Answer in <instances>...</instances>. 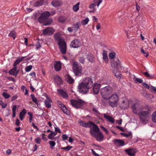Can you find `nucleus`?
<instances>
[{"label": "nucleus", "instance_id": "obj_1", "mask_svg": "<svg viewBox=\"0 0 156 156\" xmlns=\"http://www.w3.org/2000/svg\"><path fill=\"white\" fill-rule=\"evenodd\" d=\"M93 85L94 83L91 77H86L79 84L78 86V90L83 94H86Z\"/></svg>", "mask_w": 156, "mask_h": 156}, {"label": "nucleus", "instance_id": "obj_2", "mask_svg": "<svg viewBox=\"0 0 156 156\" xmlns=\"http://www.w3.org/2000/svg\"><path fill=\"white\" fill-rule=\"evenodd\" d=\"M54 36L55 40L58 42V44L61 52L63 54H65L66 51V44L64 39L61 37L60 34L58 32L56 33Z\"/></svg>", "mask_w": 156, "mask_h": 156}, {"label": "nucleus", "instance_id": "obj_3", "mask_svg": "<svg viewBox=\"0 0 156 156\" xmlns=\"http://www.w3.org/2000/svg\"><path fill=\"white\" fill-rule=\"evenodd\" d=\"M90 133L91 136L95 138L97 141H100L103 140L104 136L96 125H94L93 127L90 128Z\"/></svg>", "mask_w": 156, "mask_h": 156}, {"label": "nucleus", "instance_id": "obj_4", "mask_svg": "<svg viewBox=\"0 0 156 156\" xmlns=\"http://www.w3.org/2000/svg\"><path fill=\"white\" fill-rule=\"evenodd\" d=\"M113 90L112 88L109 86L102 88L100 90V93L102 97L106 99L108 98Z\"/></svg>", "mask_w": 156, "mask_h": 156}, {"label": "nucleus", "instance_id": "obj_5", "mask_svg": "<svg viewBox=\"0 0 156 156\" xmlns=\"http://www.w3.org/2000/svg\"><path fill=\"white\" fill-rule=\"evenodd\" d=\"M73 72L76 76H80L82 74V66L77 62H74L72 65Z\"/></svg>", "mask_w": 156, "mask_h": 156}, {"label": "nucleus", "instance_id": "obj_6", "mask_svg": "<svg viewBox=\"0 0 156 156\" xmlns=\"http://www.w3.org/2000/svg\"><path fill=\"white\" fill-rule=\"evenodd\" d=\"M137 115L139 116L140 121L144 123L148 121L150 113L148 111H144L142 110Z\"/></svg>", "mask_w": 156, "mask_h": 156}, {"label": "nucleus", "instance_id": "obj_7", "mask_svg": "<svg viewBox=\"0 0 156 156\" xmlns=\"http://www.w3.org/2000/svg\"><path fill=\"white\" fill-rule=\"evenodd\" d=\"M107 99L108 100V104L111 107L117 106L119 100V97L117 94H113L111 96H109Z\"/></svg>", "mask_w": 156, "mask_h": 156}, {"label": "nucleus", "instance_id": "obj_8", "mask_svg": "<svg viewBox=\"0 0 156 156\" xmlns=\"http://www.w3.org/2000/svg\"><path fill=\"white\" fill-rule=\"evenodd\" d=\"M71 105L73 107L76 108H81L85 104V102L80 99L75 100L71 99L70 101Z\"/></svg>", "mask_w": 156, "mask_h": 156}, {"label": "nucleus", "instance_id": "obj_9", "mask_svg": "<svg viewBox=\"0 0 156 156\" xmlns=\"http://www.w3.org/2000/svg\"><path fill=\"white\" fill-rule=\"evenodd\" d=\"M49 12L47 11L42 14L38 18V21L41 23L45 22L50 16Z\"/></svg>", "mask_w": 156, "mask_h": 156}, {"label": "nucleus", "instance_id": "obj_10", "mask_svg": "<svg viewBox=\"0 0 156 156\" xmlns=\"http://www.w3.org/2000/svg\"><path fill=\"white\" fill-rule=\"evenodd\" d=\"M131 108L133 112L136 114H137L142 109V107L138 103H133Z\"/></svg>", "mask_w": 156, "mask_h": 156}, {"label": "nucleus", "instance_id": "obj_11", "mask_svg": "<svg viewBox=\"0 0 156 156\" xmlns=\"http://www.w3.org/2000/svg\"><path fill=\"white\" fill-rule=\"evenodd\" d=\"M81 45V43L79 40L78 39H75L71 42L70 44V47L73 48H77L80 47Z\"/></svg>", "mask_w": 156, "mask_h": 156}, {"label": "nucleus", "instance_id": "obj_12", "mask_svg": "<svg viewBox=\"0 0 156 156\" xmlns=\"http://www.w3.org/2000/svg\"><path fill=\"white\" fill-rule=\"evenodd\" d=\"M78 122L80 126L85 127H90L91 128V127L92 126L93 127L94 125H95V124L92 122L89 121L86 123L80 119L79 120Z\"/></svg>", "mask_w": 156, "mask_h": 156}, {"label": "nucleus", "instance_id": "obj_13", "mask_svg": "<svg viewBox=\"0 0 156 156\" xmlns=\"http://www.w3.org/2000/svg\"><path fill=\"white\" fill-rule=\"evenodd\" d=\"M54 31L55 30L52 27H49L43 30V34L46 35H51L54 33Z\"/></svg>", "mask_w": 156, "mask_h": 156}, {"label": "nucleus", "instance_id": "obj_14", "mask_svg": "<svg viewBox=\"0 0 156 156\" xmlns=\"http://www.w3.org/2000/svg\"><path fill=\"white\" fill-rule=\"evenodd\" d=\"M129 103L128 100L126 98L123 99L120 104V107L122 109H125L129 107Z\"/></svg>", "mask_w": 156, "mask_h": 156}, {"label": "nucleus", "instance_id": "obj_15", "mask_svg": "<svg viewBox=\"0 0 156 156\" xmlns=\"http://www.w3.org/2000/svg\"><path fill=\"white\" fill-rule=\"evenodd\" d=\"M48 2L47 0H38L35 2L33 5L34 7L39 6L44 4H47Z\"/></svg>", "mask_w": 156, "mask_h": 156}, {"label": "nucleus", "instance_id": "obj_16", "mask_svg": "<svg viewBox=\"0 0 156 156\" xmlns=\"http://www.w3.org/2000/svg\"><path fill=\"white\" fill-rule=\"evenodd\" d=\"M111 66L112 67L118 69L120 67H121V62L119 59H117L114 62L112 63Z\"/></svg>", "mask_w": 156, "mask_h": 156}, {"label": "nucleus", "instance_id": "obj_17", "mask_svg": "<svg viewBox=\"0 0 156 156\" xmlns=\"http://www.w3.org/2000/svg\"><path fill=\"white\" fill-rule=\"evenodd\" d=\"M55 70L57 71H58L61 69V63L60 61H55L54 64Z\"/></svg>", "mask_w": 156, "mask_h": 156}, {"label": "nucleus", "instance_id": "obj_18", "mask_svg": "<svg viewBox=\"0 0 156 156\" xmlns=\"http://www.w3.org/2000/svg\"><path fill=\"white\" fill-rule=\"evenodd\" d=\"M115 145L117 147H120L124 145V142L122 140L115 139L114 141Z\"/></svg>", "mask_w": 156, "mask_h": 156}, {"label": "nucleus", "instance_id": "obj_19", "mask_svg": "<svg viewBox=\"0 0 156 156\" xmlns=\"http://www.w3.org/2000/svg\"><path fill=\"white\" fill-rule=\"evenodd\" d=\"M93 85V92L95 94H97L99 91L100 88L101 87V85L100 84L97 83H95Z\"/></svg>", "mask_w": 156, "mask_h": 156}, {"label": "nucleus", "instance_id": "obj_20", "mask_svg": "<svg viewBox=\"0 0 156 156\" xmlns=\"http://www.w3.org/2000/svg\"><path fill=\"white\" fill-rule=\"evenodd\" d=\"M51 5L54 7L57 8L61 6L62 4V2L58 0H53L51 2Z\"/></svg>", "mask_w": 156, "mask_h": 156}, {"label": "nucleus", "instance_id": "obj_21", "mask_svg": "<svg viewBox=\"0 0 156 156\" xmlns=\"http://www.w3.org/2000/svg\"><path fill=\"white\" fill-rule=\"evenodd\" d=\"M54 80L55 83L58 85H60L63 83L61 78L58 75H57L55 76Z\"/></svg>", "mask_w": 156, "mask_h": 156}, {"label": "nucleus", "instance_id": "obj_22", "mask_svg": "<svg viewBox=\"0 0 156 156\" xmlns=\"http://www.w3.org/2000/svg\"><path fill=\"white\" fill-rule=\"evenodd\" d=\"M59 106L62 109L64 113L66 114H68L69 113V110L67 109L66 106L62 103H60L59 104Z\"/></svg>", "mask_w": 156, "mask_h": 156}, {"label": "nucleus", "instance_id": "obj_23", "mask_svg": "<svg viewBox=\"0 0 156 156\" xmlns=\"http://www.w3.org/2000/svg\"><path fill=\"white\" fill-rule=\"evenodd\" d=\"M125 151L130 156H133L135 155V152L133 148H130L126 149Z\"/></svg>", "mask_w": 156, "mask_h": 156}, {"label": "nucleus", "instance_id": "obj_24", "mask_svg": "<svg viewBox=\"0 0 156 156\" xmlns=\"http://www.w3.org/2000/svg\"><path fill=\"white\" fill-rule=\"evenodd\" d=\"M104 117L109 122L112 123L114 122V119L113 117L107 115L105 114H104L103 115Z\"/></svg>", "mask_w": 156, "mask_h": 156}, {"label": "nucleus", "instance_id": "obj_25", "mask_svg": "<svg viewBox=\"0 0 156 156\" xmlns=\"http://www.w3.org/2000/svg\"><path fill=\"white\" fill-rule=\"evenodd\" d=\"M104 117L109 122L112 123L114 122V119L113 117L107 115L105 114H104L103 115Z\"/></svg>", "mask_w": 156, "mask_h": 156}, {"label": "nucleus", "instance_id": "obj_26", "mask_svg": "<svg viewBox=\"0 0 156 156\" xmlns=\"http://www.w3.org/2000/svg\"><path fill=\"white\" fill-rule=\"evenodd\" d=\"M65 80L69 83L72 84L74 82V80L69 75L66 76Z\"/></svg>", "mask_w": 156, "mask_h": 156}, {"label": "nucleus", "instance_id": "obj_27", "mask_svg": "<svg viewBox=\"0 0 156 156\" xmlns=\"http://www.w3.org/2000/svg\"><path fill=\"white\" fill-rule=\"evenodd\" d=\"M25 58V57H22L20 58H18L15 61L13 64L14 67H16V66L23 59Z\"/></svg>", "mask_w": 156, "mask_h": 156}, {"label": "nucleus", "instance_id": "obj_28", "mask_svg": "<svg viewBox=\"0 0 156 156\" xmlns=\"http://www.w3.org/2000/svg\"><path fill=\"white\" fill-rule=\"evenodd\" d=\"M57 90L58 91L59 94L61 95L63 98H67L68 97V95L64 91L60 89H58Z\"/></svg>", "mask_w": 156, "mask_h": 156}, {"label": "nucleus", "instance_id": "obj_29", "mask_svg": "<svg viewBox=\"0 0 156 156\" xmlns=\"http://www.w3.org/2000/svg\"><path fill=\"white\" fill-rule=\"evenodd\" d=\"M102 55L103 59L105 62L107 63L108 61V58L106 51L105 50L103 51Z\"/></svg>", "mask_w": 156, "mask_h": 156}, {"label": "nucleus", "instance_id": "obj_30", "mask_svg": "<svg viewBox=\"0 0 156 156\" xmlns=\"http://www.w3.org/2000/svg\"><path fill=\"white\" fill-rule=\"evenodd\" d=\"M57 134V133L54 132L53 131H51V133H50L48 136V137L49 139L53 140L54 139V136H55Z\"/></svg>", "mask_w": 156, "mask_h": 156}, {"label": "nucleus", "instance_id": "obj_31", "mask_svg": "<svg viewBox=\"0 0 156 156\" xmlns=\"http://www.w3.org/2000/svg\"><path fill=\"white\" fill-rule=\"evenodd\" d=\"M142 73L147 78L152 79L154 77V75L148 73V72H143Z\"/></svg>", "mask_w": 156, "mask_h": 156}, {"label": "nucleus", "instance_id": "obj_32", "mask_svg": "<svg viewBox=\"0 0 156 156\" xmlns=\"http://www.w3.org/2000/svg\"><path fill=\"white\" fill-rule=\"evenodd\" d=\"M81 26V23L80 22H77L75 24L73 25V28L76 31Z\"/></svg>", "mask_w": 156, "mask_h": 156}, {"label": "nucleus", "instance_id": "obj_33", "mask_svg": "<svg viewBox=\"0 0 156 156\" xmlns=\"http://www.w3.org/2000/svg\"><path fill=\"white\" fill-rule=\"evenodd\" d=\"M17 67H14L11 69L9 72V73L12 75H15V72L16 71Z\"/></svg>", "mask_w": 156, "mask_h": 156}, {"label": "nucleus", "instance_id": "obj_34", "mask_svg": "<svg viewBox=\"0 0 156 156\" xmlns=\"http://www.w3.org/2000/svg\"><path fill=\"white\" fill-rule=\"evenodd\" d=\"M52 102V100L51 101H46L45 100L44 101V105L47 108H50L51 107V102Z\"/></svg>", "mask_w": 156, "mask_h": 156}, {"label": "nucleus", "instance_id": "obj_35", "mask_svg": "<svg viewBox=\"0 0 156 156\" xmlns=\"http://www.w3.org/2000/svg\"><path fill=\"white\" fill-rule=\"evenodd\" d=\"M113 73L115 74V76L118 79H120L121 78L122 74L119 72L113 71Z\"/></svg>", "mask_w": 156, "mask_h": 156}, {"label": "nucleus", "instance_id": "obj_36", "mask_svg": "<svg viewBox=\"0 0 156 156\" xmlns=\"http://www.w3.org/2000/svg\"><path fill=\"white\" fill-rule=\"evenodd\" d=\"M66 21V18L63 16H59L58 18V21L59 22L61 23H64Z\"/></svg>", "mask_w": 156, "mask_h": 156}, {"label": "nucleus", "instance_id": "obj_37", "mask_svg": "<svg viewBox=\"0 0 156 156\" xmlns=\"http://www.w3.org/2000/svg\"><path fill=\"white\" fill-rule=\"evenodd\" d=\"M124 31L126 34L127 36V38H129V36L128 35L129 33L130 32V28H125L124 29Z\"/></svg>", "mask_w": 156, "mask_h": 156}, {"label": "nucleus", "instance_id": "obj_38", "mask_svg": "<svg viewBox=\"0 0 156 156\" xmlns=\"http://www.w3.org/2000/svg\"><path fill=\"white\" fill-rule=\"evenodd\" d=\"M45 23L44 25V26H47L49 25L52 23L53 20L51 19H48Z\"/></svg>", "mask_w": 156, "mask_h": 156}, {"label": "nucleus", "instance_id": "obj_39", "mask_svg": "<svg viewBox=\"0 0 156 156\" xmlns=\"http://www.w3.org/2000/svg\"><path fill=\"white\" fill-rule=\"evenodd\" d=\"M80 4L79 2H78L74 5L73 7V9L74 11H77L79 9V6Z\"/></svg>", "mask_w": 156, "mask_h": 156}, {"label": "nucleus", "instance_id": "obj_40", "mask_svg": "<svg viewBox=\"0 0 156 156\" xmlns=\"http://www.w3.org/2000/svg\"><path fill=\"white\" fill-rule=\"evenodd\" d=\"M30 96L31 97L32 101L36 104L37 105L38 101L36 98L35 97L34 95L33 94H31Z\"/></svg>", "mask_w": 156, "mask_h": 156}, {"label": "nucleus", "instance_id": "obj_41", "mask_svg": "<svg viewBox=\"0 0 156 156\" xmlns=\"http://www.w3.org/2000/svg\"><path fill=\"white\" fill-rule=\"evenodd\" d=\"M16 105H14L13 106V108H12V117L13 118H14L16 116Z\"/></svg>", "mask_w": 156, "mask_h": 156}, {"label": "nucleus", "instance_id": "obj_42", "mask_svg": "<svg viewBox=\"0 0 156 156\" xmlns=\"http://www.w3.org/2000/svg\"><path fill=\"white\" fill-rule=\"evenodd\" d=\"M152 120L153 122L156 123V111L154 112L152 114Z\"/></svg>", "mask_w": 156, "mask_h": 156}, {"label": "nucleus", "instance_id": "obj_43", "mask_svg": "<svg viewBox=\"0 0 156 156\" xmlns=\"http://www.w3.org/2000/svg\"><path fill=\"white\" fill-rule=\"evenodd\" d=\"M88 59L91 62H93L94 61V58L93 55H89L88 56Z\"/></svg>", "mask_w": 156, "mask_h": 156}, {"label": "nucleus", "instance_id": "obj_44", "mask_svg": "<svg viewBox=\"0 0 156 156\" xmlns=\"http://www.w3.org/2000/svg\"><path fill=\"white\" fill-rule=\"evenodd\" d=\"M145 98L148 99H150L154 98V96L152 94L147 93Z\"/></svg>", "mask_w": 156, "mask_h": 156}, {"label": "nucleus", "instance_id": "obj_45", "mask_svg": "<svg viewBox=\"0 0 156 156\" xmlns=\"http://www.w3.org/2000/svg\"><path fill=\"white\" fill-rule=\"evenodd\" d=\"M73 148V147L71 146H68L67 147H61V149L62 150H66L67 151H69L70 150L71 148Z\"/></svg>", "mask_w": 156, "mask_h": 156}, {"label": "nucleus", "instance_id": "obj_46", "mask_svg": "<svg viewBox=\"0 0 156 156\" xmlns=\"http://www.w3.org/2000/svg\"><path fill=\"white\" fill-rule=\"evenodd\" d=\"M9 36L10 37H12L14 39H15L16 36V33L14 31H12L9 34Z\"/></svg>", "mask_w": 156, "mask_h": 156}, {"label": "nucleus", "instance_id": "obj_47", "mask_svg": "<svg viewBox=\"0 0 156 156\" xmlns=\"http://www.w3.org/2000/svg\"><path fill=\"white\" fill-rule=\"evenodd\" d=\"M115 53L114 52L110 53L109 54V58L110 59H113L115 57Z\"/></svg>", "mask_w": 156, "mask_h": 156}, {"label": "nucleus", "instance_id": "obj_48", "mask_svg": "<svg viewBox=\"0 0 156 156\" xmlns=\"http://www.w3.org/2000/svg\"><path fill=\"white\" fill-rule=\"evenodd\" d=\"M143 80L141 79L136 78L135 79L134 82L136 83H141L143 82Z\"/></svg>", "mask_w": 156, "mask_h": 156}, {"label": "nucleus", "instance_id": "obj_49", "mask_svg": "<svg viewBox=\"0 0 156 156\" xmlns=\"http://www.w3.org/2000/svg\"><path fill=\"white\" fill-rule=\"evenodd\" d=\"M89 21V20L88 18H87L83 20L81 23L83 25H86L88 23Z\"/></svg>", "mask_w": 156, "mask_h": 156}, {"label": "nucleus", "instance_id": "obj_50", "mask_svg": "<svg viewBox=\"0 0 156 156\" xmlns=\"http://www.w3.org/2000/svg\"><path fill=\"white\" fill-rule=\"evenodd\" d=\"M94 2L97 4V5L98 7L101 3L102 2V0H93Z\"/></svg>", "mask_w": 156, "mask_h": 156}, {"label": "nucleus", "instance_id": "obj_51", "mask_svg": "<svg viewBox=\"0 0 156 156\" xmlns=\"http://www.w3.org/2000/svg\"><path fill=\"white\" fill-rule=\"evenodd\" d=\"M32 66H27L25 69V70L26 72H28L30 71L32 69Z\"/></svg>", "mask_w": 156, "mask_h": 156}, {"label": "nucleus", "instance_id": "obj_52", "mask_svg": "<svg viewBox=\"0 0 156 156\" xmlns=\"http://www.w3.org/2000/svg\"><path fill=\"white\" fill-rule=\"evenodd\" d=\"M2 95L4 98L6 99L10 97V95L9 94L5 93H3L2 94Z\"/></svg>", "mask_w": 156, "mask_h": 156}, {"label": "nucleus", "instance_id": "obj_53", "mask_svg": "<svg viewBox=\"0 0 156 156\" xmlns=\"http://www.w3.org/2000/svg\"><path fill=\"white\" fill-rule=\"evenodd\" d=\"M141 52L146 57H147L148 56V54L147 52L144 51L143 49H141Z\"/></svg>", "mask_w": 156, "mask_h": 156}, {"label": "nucleus", "instance_id": "obj_54", "mask_svg": "<svg viewBox=\"0 0 156 156\" xmlns=\"http://www.w3.org/2000/svg\"><path fill=\"white\" fill-rule=\"evenodd\" d=\"M26 110L25 109H23V110L20 112V115L24 116V115L26 114Z\"/></svg>", "mask_w": 156, "mask_h": 156}, {"label": "nucleus", "instance_id": "obj_55", "mask_svg": "<svg viewBox=\"0 0 156 156\" xmlns=\"http://www.w3.org/2000/svg\"><path fill=\"white\" fill-rule=\"evenodd\" d=\"M150 90L156 94V87H154L152 86H151Z\"/></svg>", "mask_w": 156, "mask_h": 156}, {"label": "nucleus", "instance_id": "obj_56", "mask_svg": "<svg viewBox=\"0 0 156 156\" xmlns=\"http://www.w3.org/2000/svg\"><path fill=\"white\" fill-rule=\"evenodd\" d=\"M143 86L145 88L150 89V90L151 86L149 87V85L145 83H142Z\"/></svg>", "mask_w": 156, "mask_h": 156}, {"label": "nucleus", "instance_id": "obj_57", "mask_svg": "<svg viewBox=\"0 0 156 156\" xmlns=\"http://www.w3.org/2000/svg\"><path fill=\"white\" fill-rule=\"evenodd\" d=\"M35 141L37 144H40L41 142V139L40 137H37L35 139Z\"/></svg>", "mask_w": 156, "mask_h": 156}, {"label": "nucleus", "instance_id": "obj_58", "mask_svg": "<svg viewBox=\"0 0 156 156\" xmlns=\"http://www.w3.org/2000/svg\"><path fill=\"white\" fill-rule=\"evenodd\" d=\"M49 144L51 147H54L55 145V143L54 141H50Z\"/></svg>", "mask_w": 156, "mask_h": 156}, {"label": "nucleus", "instance_id": "obj_59", "mask_svg": "<svg viewBox=\"0 0 156 156\" xmlns=\"http://www.w3.org/2000/svg\"><path fill=\"white\" fill-rule=\"evenodd\" d=\"M79 61L82 63H83L85 62V59L83 57H80L79 59Z\"/></svg>", "mask_w": 156, "mask_h": 156}, {"label": "nucleus", "instance_id": "obj_60", "mask_svg": "<svg viewBox=\"0 0 156 156\" xmlns=\"http://www.w3.org/2000/svg\"><path fill=\"white\" fill-rule=\"evenodd\" d=\"M96 5H97V4L94 2V3H93L91 5H90L89 6V8H94V7H95Z\"/></svg>", "mask_w": 156, "mask_h": 156}, {"label": "nucleus", "instance_id": "obj_61", "mask_svg": "<svg viewBox=\"0 0 156 156\" xmlns=\"http://www.w3.org/2000/svg\"><path fill=\"white\" fill-rule=\"evenodd\" d=\"M92 110L95 113L97 114H99V112L98 111L97 108L94 107H93Z\"/></svg>", "mask_w": 156, "mask_h": 156}, {"label": "nucleus", "instance_id": "obj_62", "mask_svg": "<svg viewBox=\"0 0 156 156\" xmlns=\"http://www.w3.org/2000/svg\"><path fill=\"white\" fill-rule=\"evenodd\" d=\"M17 96L16 95H15L12 97L11 98V101H14L15 99H16L17 98Z\"/></svg>", "mask_w": 156, "mask_h": 156}, {"label": "nucleus", "instance_id": "obj_63", "mask_svg": "<svg viewBox=\"0 0 156 156\" xmlns=\"http://www.w3.org/2000/svg\"><path fill=\"white\" fill-rule=\"evenodd\" d=\"M20 120L18 119H17L16 120L15 124L17 126H19L20 125Z\"/></svg>", "mask_w": 156, "mask_h": 156}, {"label": "nucleus", "instance_id": "obj_64", "mask_svg": "<svg viewBox=\"0 0 156 156\" xmlns=\"http://www.w3.org/2000/svg\"><path fill=\"white\" fill-rule=\"evenodd\" d=\"M91 150L92 153L93 154L95 155V156H99V155L98 154H97L93 149H91Z\"/></svg>", "mask_w": 156, "mask_h": 156}]
</instances>
